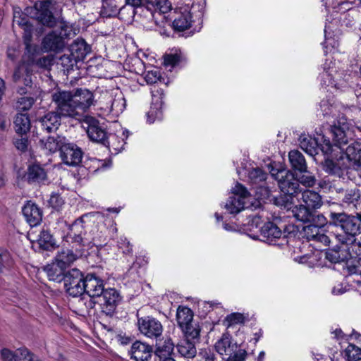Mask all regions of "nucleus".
<instances>
[{
    "label": "nucleus",
    "instance_id": "obj_1",
    "mask_svg": "<svg viewBox=\"0 0 361 361\" xmlns=\"http://www.w3.org/2000/svg\"><path fill=\"white\" fill-rule=\"evenodd\" d=\"M87 214L82 215L69 226L68 237L71 239L73 247L83 250V252L90 255V249L94 246L98 247L103 246L106 238L96 227L91 229L88 228L85 221Z\"/></svg>",
    "mask_w": 361,
    "mask_h": 361
},
{
    "label": "nucleus",
    "instance_id": "obj_2",
    "mask_svg": "<svg viewBox=\"0 0 361 361\" xmlns=\"http://www.w3.org/2000/svg\"><path fill=\"white\" fill-rule=\"evenodd\" d=\"M326 171L333 175L341 177L350 173V170L358 171L361 168V143L353 142L345 149V152L336 161L326 160Z\"/></svg>",
    "mask_w": 361,
    "mask_h": 361
},
{
    "label": "nucleus",
    "instance_id": "obj_3",
    "mask_svg": "<svg viewBox=\"0 0 361 361\" xmlns=\"http://www.w3.org/2000/svg\"><path fill=\"white\" fill-rule=\"evenodd\" d=\"M329 222L343 231L345 235L339 239L343 244L348 243V240L361 234V212L355 215L345 212H331Z\"/></svg>",
    "mask_w": 361,
    "mask_h": 361
},
{
    "label": "nucleus",
    "instance_id": "obj_4",
    "mask_svg": "<svg viewBox=\"0 0 361 361\" xmlns=\"http://www.w3.org/2000/svg\"><path fill=\"white\" fill-rule=\"evenodd\" d=\"M81 121L91 141L101 145H108L111 142L115 145L114 141H116L118 136L114 133H108L97 119L86 116Z\"/></svg>",
    "mask_w": 361,
    "mask_h": 361
},
{
    "label": "nucleus",
    "instance_id": "obj_5",
    "mask_svg": "<svg viewBox=\"0 0 361 361\" xmlns=\"http://www.w3.org/2000/svg\"><path fill=\"white\" fill-rule=\"evenodd\" d=\"M52 101L56 104V111L61 117H71L82 121L73 102V92L57 90L52 94Z\"/></svg>",
    "mask_w": 361,
    "mask_h": 361
},
{
    "label": "nucleus",
    "instance_id": "obj_6",
    "mask_svg": "<svg viewBox=\"0 0 361 361\" xmlns=\"http://www.w3.org/2000/svg\"><path fill=\"white\" fill-rule=\"evenodd\" d=\"M300 147L311 156L319 154L321 152L324 156L331 155L334 145L329 138L324 135L321 137H312L310 135H302L299 138Z\"/></svg>",
    "mask_w": 361,
    "mask_h": 361
},
{
    "label": "nucleus",
    "instance_id": "obj_7",
    "mask_svg": "<svg viewBox=\"0 0 361 361\" xmlns=\"http://www.w3.org/2000/svg\"><path fill=\"white\" fill-rule=\"evenodd\" d=\"M52 5V0L37 1L32 7L26 8L25 12L42 25L53 27L56 25V20L51 10Z\"/></svg>",
    "mask_w": 361,
    "mask_h": 361
},
{
    "label": "nucleus",
    "instance_id": "obj_8",
    "mask_svg": "<svg viewBox=\"0 0 361 361\" xmlns=\"http://www.w3.org/2000/svg\"><path fill=\"white\" fill-rule=\"evenodd\" d=\"M270 173L277 180L278 185L283 193L297 195L301 192L298 181H297L295 174L291 170L272 169Z\"/></svg>",
    "mask_w": 361,
    "mask_h": 361
},
{
    "label": "nucleus",
    "instance_id": "obj_9",
    "mask_svg": "<svg viewBox=\"0 0 361 361\" xmlns=\"http://www.w3.org/2000/svg\"><path fill=\"white\" fill-rule=\"evenodd\" d=\"M233 196L229 197L224 207L229 214H236L245 208V200L250 197V194L247 188L240 183H237L232 188Z\"/></svg>",
    "mask_w": 361,
    "mask_h": 361
},
{
    "label": "nucleus",
    "instance_id": "obj_10",
    "mask_svg": "<svg viewBox=\"0 0 361 361\" xmlns=\"http://www.w3.org/2000/svg\"><path fill=\"white\" fill-rule=\"evenodd\" d=\"M85 276L78 269H72L65 275L64 286L66 293L73 297H78L84 293Z\"/></svg>",
    "mask_w": 361,
    "mask_h": 361
},
{
    "label": "nucleus",
    "instance_id": "obj_11",
    "mask_svg": "<svg viewBox=\"0 0 361 361\" xmlns=\"http://www.w3.org/2000/svg\"><path fill=\"white\" fill-rule=\"evenodd\" d=\"M137 326L145 336L157 340L163 333V326L160 321L152 316L140 317L137 315Z\"/></svg>",
    "mask_w": 361,
    "mask_h": 361
},
{
    "label": "nucleus",
    "instance_id": "obj_12",
    "mask_svg": "<svg viewBox=\"0 0 361 361\" xmlns=\"http://www.w3.org/2000/svg\"><path fill=\"white\" fill-rule=\"evenodd\" d=\"M100 302V309L106 315L111 317L116 307L121 301L119 292L115 288H107L98 298Z\"/></svg>",
    "mask_w": 361,
    "mask_h": 361
},
{
    "label": "nucleus",
    "instance_id": "obj_13",
    "mask_svg": "<svg viewBox=\"0 0 361 361\" xmlns=\"http://www.w3.org/2000/svg\"><path fill=\"white\" fill-rule=\"evenodd\" d=\"M73 102L75 103L76 109L79 112L82 120L87 116L86 113L92 105H94V99L93 93L87 89H77L73 92Z\"/></svg>",
    "mask_w": 361,
    "mask_h": 361
},
{
    "label": "nucleus",
    "instance_id": "obj_14",
    "mask_svg": "<svg viewBox=\"0 0 361 361\" xmlns=\"http://www.w3.org/2000/svg\"><path fill=\"white\" fill-rule=\"evenodd\" d=\"M60 156L65 164L75 166L81 162L83 152L75 144L66 141L61 146Z\"/></svg>",
    "mask_w": 361,
    "mask_h": 361
},
{
    "label": "nucleus",
    "instance_id": "obj_15",
    "mask_svg": "<svg viewBox=\"0 0 361 361\" xmlns=\"http://www.w3.org/2000/svg\"><path fill=\"white\" fill-rule=\"evenodd\" d=\"M172 26L175 31L183 32L190 29L195 23L190 11L187 7L180 8L174 12Z\"/></svg>",
    "mask_w": 361,
    "mask_h": 361
},
{
    "label": "nucleus",
    "instance_id": "obj_16",
    "mask_svg": "<svg viewBox=\"0 0 361 361\" xmlns=\"http://www.w3.org/2000/svg\"><path fill=\"white\" fill-rule=\"evenodd\" d=\"M330 133L333 137L334 145L343 152V145L348 142L349 128L348 123L338 121L331 126Z\"/></svg>",
    "mask_w": 361,
    "mask_h": 361
},
{
    "label": "nucleus",
    "instance_id": "obj_17",
    "mask_svg": "<svg viewBox=\"0 0 361 361\" xmlns=\"http://www.w3.org/2000/svg\"><path fill=\"white\" fill-rule=\"evenodd\" d=\"M84 293L92 298H98L104 293V281L95 274H87L85 276Z\"/></svg>",
    "mask_w": 361,
    "mask_h": 361
},
{
    "label": "nucleus",
    "instance_id": "obj_18",
    "mask_svg": "<svg viewBox=\"0 0 361 361\" xmlns=\"http://www.w3.org/2000/svg\"><path fill=\"white\" fill-rule=\"evenodd\" d=\"M152 104L147 114V121L149 123H154L156 120H161L163 117L162 105L164 93L161 89L152 92Z\"/></svg>",
    "mask_w": 361,
    "mask_h": 361
},
{
    "label": "nucleus",
    "instance_id": "obj_19",
    "mask_svg": "<svg viewBox=\"0 0 361 361\" xmlns=\"http://www.w3.org/2000/svg\"><path fill=\"white\" fill-rule=\"evenodd\" d=\"M61 116L56 111H49L37 119L36 123L44 132H56L61 126Z\"/></svg>",
    "mask_w": 361,
    "mask_h": 361
},
{
    "label": "nucleus",
    "instance_id": "obj_20",
    "mask_svg": "<svg viewBox=\"0 0 361 361\" xmlns=\"http://www.w3.org/2000/svg\"><path fill=\"white\" fill-rule=\"evenodd\" d=\"M88 255L83 252V250L77 247L63 248L58 252L55 260L63 267L67 268L71 263L82 257H87Z\"/></svg>",
    "mask_w": 361,
    "mask_h": 361
},
{
    "label": "nucleus",
    "instance_id": "obj_21",
    "mask_svg": "<svg viewBox=\"0 0 361 361\" xmlns=\"http://www.w3.org/2000/svg\"><path fill=\"white\" fill-rule=\"evenodd\" d=\"M154 352L153 347L140 341H135L130 348V358L135 361H148Z\"/></svg>",
    "mask_w": 361,
    "mask_h": 361
},
{
    "label": "nucleus",
    "instance_id": "obj_22",
    "mask_svg": "<svg viewBox=\"0 0 361 361\" xmlns=\"http://www.w3.org/2000/svg\"><path fill=\"white\" fill-rule=\"evenodd\" d=\"M22 212L26 221L32 227L38 226L42 221V210L37 204L31 201L27 202L23 206Z\"/></svg>",
    "mask_w": 361,
    "mask_h": 361
},
{
    "label": "nucleus",
    "instance_id": "obj_23",
    "mask_svg": "<svg viewBox=\"0 0 361 361\" xmlns=\"http://www.w3.org/2000/svg\"><path fill=\"white\" fill-rule=\"evenodd\" d=\"M66 43L58 35L57 30H53L44 36L42 47L45 51L59 52L65 47Z\"/></svg>",
    "mask_w": 361,
    "mask_h": 361
},
{
    "label": "nucleus",
    "instance_id": "obj_24",
    "mask_svg": "<svg viewBox=\"0 0 361 361\" xmlns=\"http://www.w3.org/2000/svg\"><path fill=\"white\" fill-rule=\"evenodd\" d=\"M18 24L23 29V40L25 45V53L29 55H33L36 51V47L32 44L33 25L25 18H22L18 21Z\"/></svg>",
    "mask_w": 361,
    "mask_h": 361
},
{
    "label": "nucleus",
    "instance_id": "obj_25",
    "mask_svg": "<svg viewBox=\"0 0 361 361\" xmlns=\"http://www.w3.org/2000/svg\"><path fill=\"white\" fill-rule=\"evenodd\" d=\"M237 343L234 342L231 336L228 334H224L221 338L215 343V350L216 352L224 357L231 355L237 348Z\"/></svg>",
    "mask_w": 361,
    "mask_h": 361
},
{
    "label": "nucleus",
    "instance_id": "obj_26",
    "mask_svg": "<svg viewBox=\"0 0 361 361\" xmlns=\"http://www.w3.org/2000/svg\"><path fill=\"white\" fill-rule=\"evenodd\" d=\"M262 240L267 243H272L276 239L281 238V228L271 221L265 223L260 230Z\"/></svg>",
    "mask_w": 361,
    "mask_h": 361
},
{
    "label": "nucleus",
    "instance_id": "obj_27",
    "mask_svg": "<svg viewBox=\"0 0 361 361\" xmlns=\"http://www.w3.org/2000/svg\"><path fill=\"white\" fill-rule=\"evenodd\" d=\"M301 234L302 238H306L307 240L329 242V237L322 233V228L311 224L302 228Z\"/></svg>",
    "mask_w": 361,
    "mask_h": 361
},
{
    "label": "nucleus",
    "instance_id": "obj_28",
    "mask_svg": "<svg viewBox=\"0 0 361 361\" xmlns=\"http://www.w3.org/2000/svg\"><path fill=\"white\" fill-rule=\"evenodd\" d=\"M288 160L294 174L305 172L307 165L304 155L298 150H291L288 153Z\"/></svg>",
    "mask_w": 361,
    "mask_h": 361
},
{
    "label": "nucleus",
    "instance_id": "obj_29",
    "mask_svg": "<svg viewBox=\"0 0 361 361\" xmlns=\"http://www.w3.org/2000/svg\"><path fill=\"white\" fill-rule=\"evenodd\" d=\"M90 48L82 38H77L71 44L70 51L75 61H83Z\"/></svg>",
    "mask_w": 361,
    "mask_h": 361
},
{
    "label": "nucleus",
    "instance_id": "obj_30",
    "mask_svg": "<svg viewBox=\"0 0 361 361\" xmlns=\"http://www.w3.org/2000/svg\"><path fill=\"white\" fill-rule=\"evenodd\" d=\"M66 269V267H63L56 260L44 267V271L47 273L49 279L56 282H61L64 280Z\"/></svg>",
    "mask_w": 361,
    "mask_h": 361
},
{
    "label": "nucleus",
    "instance_id": "obj_31",
    "mask_svg": "<svg viewBox=\"0 0 361 361\" xmlns=\"http://www.w3.org/2000/svg\"><path fill=\"white\" fill-rule=\"evenodd\" d=\"M351 257L349 250L343 247L336 245L334 248L329 249L326 252V258L332 263L344 262Z\"/></svg>",
    "mask_w": 361,
    "mask_h": 361
},
{
    "label": "nucleus",
    "instance_id": "obj_32",
    "mask_svg": "<svg viewBox=\"0 0 361 361\" xmlns=\"http://www.w3.org/2000/svg\"><path fill=\"white\" fill-rule=\"evenodd\" d=\"M13 123L15 131L18 135H26L30 130L31 123L27 114H17Z\"/></svg>",
    "mask_w": 361,
    "mask_h": 361
},
{
    "label": "nucleus",
    "instance_id": "obj_33",
    "mask_svg": "<svg viewBox=\"0 0 361 361\" xmlns=\"http://www.w3.org/2000/svg\"><path fill=\"white\" fill-rule=\"evenodd\" d=\"M156 347L154 353L160 360L171 357V355L174 349V344L171 338H166L163 341H159V342L157 341Z\"/></svg>",
    "mask_w": 361,
    "mask_h": 361
},
{
    "label": "nucleus",
    "instance_id": "obj_34",
    "mask_svg": "<svg viewBox=\"0 0 361 361\" xmlns=\"http://www.w3.org/2000/svg\"><path fill=\"white\" fill-rule=\"evenodd\" d=\"M40 249L50 251L57 247L56 241L47 229H42L37 240Z\"/></svg>",
    "mask_w": 361,
    "mask_h": 361
},
{
    "label": "nucleus",
    "instance_id": "obj_35",
    "mask_svg": "<svg viewBox=\"0 0 361 361\" xmlns=\"http://www.w3.org/2000/svg\"><path fill=\"white\" fill-rule=\"evenodd\" d=\"M302 200L305 205L311 209H316L322 205L320 195L313 190H306L302 192Z\"/></svg>",
    "mask_w": 361,
    "mask_h": 361
},
{
    "label": "nucleus",
    "instance_id": "obj_36",
    "mask_svg": "<svg viewBox=\"0 0 361 361\" xmlns=\"http://www.w3.org/2000/svg\"><path fill=\"white\" fill-rule=\"evenodd\" d=\"M47 179L45 170L39 164H32L28 166L27 180L29 183H41Z\"/></svg>",
    "mask_w": 361,
    "mask_h": 361
},
{
    "label": "nucleus",
    "instance_id": "obj_37",
    "mask_svg": "<svg viewBox=\"0 0 361 361\" xmlns=\"http://www.w3.org/2000/svg\"><path fill=\"white\" fill-rule=\"evenodd\" d=\"M178 354L185 358H192L197 355L195 343L188 339L180 341L176 345Z\"/></svg>",
    "mask_w": 361,
    "mask_h": 361
},
{
    "label": "nucleus",
    "instance_id": "obj_38",
    "mask_svg": "<svg viewBox=\"0 0 361 361\" xmlns=\"http://www.w3.org/2000/svg\"><path fill=\"white\" fill-rule=\"evenodd\" d=\"M65 137L60 136H49L46 140H40L41 146L51 153L56 152L58 149L61 152L62 145L66 142Z\"/></svg>",
    "mask_w": 361,
    "mask_h": 361
},
{
    "label": "nucleus",
    "instance_id": "obj_39",
    "mask_svg": "<svg viewBox=\"0 0 361 361\" xmlns=\"http://www.w3.org/2000/svg\"><path fill=\"white\" fill-rule=\"evenodd\" d=\"M193 312L186 306H179L176 312V320L180 328L185 327L192 322Z\"/></svg>",
    "mask_w": 361,
    "mask_h": 361
},
{
    "label": "nucleus",
    "instance_id": "obj_40",
    "mask_svg": "<svg viewBox=\"0 0 361 361\" xmlns=\"http://www.w3.org/2000/svg\"><path fill=\"white\" fill-rule=\"evenodd\" d=\"M145 7L152 16V10H159L161 13H166L171 9V4L169 0H144Z\"/></svg>",
    "mask_w": 361,
    "mask_h": 361
},
{
    "label": "nucleus",
    "instance_id": "obj_41",
    "mask_svg": "<svg viewBox=\"0 0 361 361\" xmlns=\"http://www.w3.org/2000/svg\"><path fill=\"white\" fill-rule=\"evenodd\" d=\"M293 216L298 221L308 223L312 216V210L304 204L295 205L290 209Z\"/></svg>",
    "mask_w": 361,
    "mask_h": 361
},
{
    "label": "nucleus",
    "instance_id": "obj_42",
    "mask_svg": "<svg viewBox=\"0 0 361 361\" xmlns=\"http://www.w3.org/2000/svg\"><path fill=\"white\" fill-rule=\"evenodd\" d=\"M295 175L299 185L301 184L305 187L311 188L316 184L317 180L315 176L309 171L307 169L305 172H298V173Z\"/></svg>",
    "mask_w": 361,
    "mask_h": 361
},
{
    "label": "nucleus",
    "instance_id": "obj_43",
    "mask_svg": "<svg viewBox=\"0 0 361 361\" xmlns=\"http://www.w3.org/2000/svg\"><path fill=\"white\" fill-rule=\"evenodd\" d=\"M361 197L360 190L357 188L347 190L342 198L343 203L355 205Z\"/></svg>",
    "mask_w": 361,
    "mask_h": 361
},
{
    "label": "nucleus",
    "instance_id": "obj_44",
    "mask_svg": "<svg viewBox=\"0 0 361 361\" xmlns=\"http://www.w3.org/2000/svg\"><path fill=\"white\" fill-rule=\"evenodd\" d=\"M267 173L260 168L252 169L248 172V178L252 184H259L266 180Z\"/></svg>",
    "mask_w": 361,
    "mask_h": 361
},
{
    "label": "nucleus",
    "instance_id": "obj_45",
    "mask_svg": "<svg viewBox=\"0 0 361 361\" xmlns=\"http://www.w3.org/2000/svg\"><path fill=\"white\" fill-rule=\"evenodd\" d=\"M295 195H290L288 194H281L280 195L275 197L274 202L276 205L283 207L287 210H290L293 207V197Z\"/></svg>",
    "mask_w": 361,
    "mask_h": 361
},
{
    "label": "nucleus",
    "instance_id": "obj_46",
    "mask_svg": "<svg viewBox=\"0 0 361 361\" xmlns=\"http://www.w3.org/2000/svg\"><path fill=\"white\" fill-rule=\"evenodd\" d=\"M344 353L348 361H357L361 360V348L354 344L350 343L345 349Z\"/></svg>",
    "mask_w": 361,
    "mask_h": 361
},
{
    "label": "nucleus",
    "instance_id": "obj_47",
    "mask_svg": "<svg viewBox=\"0 0 361 361\" xmlns=\"http://www.w3.org/2000/svg\"><path fill=\"white\" fill-rule=\"evenodd\" d=\"M247 356V353L245 349L241 348L240 345H238L235 350L231 355L224 357V361H245Z\"/></svg>",
    "mask_w": 361,
    "mask_h": 361
},
{
    "label": "nucleus",
    "instance_id": "obj_48",
    "mask_svg": "<svg viewBox=\"0 0 361 361\" xmlns=\"http://www.w3.org/2000/svg\"><path fill=\"white\" fill-rule=\"evenodd\" d=\"M282 233L286 238H302L301 231H300L299 226L293 224L285 226Z\"/></svg>",
    "mask_w": 361,
    "mask_h": 361
},
{
    "label": "nucleus",
    "instance_id": "obj_49",
    "mask_svg": "<svg viewBox=\"0 0 361 361\" xmlns=\"http://www.w3.org/2000/svg\"><path fill=\"white\" fill-rule=\"evenodd\" d=\"M332 8L336 12L345 13L351 10L352 3L347 0H332Z\"/></svg>",
    "mask_w": 361,
    "mask_h": 361
},
{
    "label": "nucleus",
    "instance_id": "obj_50",
    "mask_svg": "<svg viewBox=\"0 0 361 361\" xmlns=\"http://www.w3.org/2000/svg\"><path fill=\"white\" fill-rule=\"evenodd\" d=\"M181 329L184 332L186 339H198L200 336V329L199 326H195L192 322L185 326V327L181 328Z\"/></svg>",
    "mask_w": 361,
    "mask_h": 361
},
{
    "label": "nucleus",
    "instance_id": "obj_51",
    "mask_svg": "<svg viewBox=\"0 0 361 361\" xmlns=\"http://www.w3.org/2000/svg\"><path fill=\"white\" fill-rule=\"evenodd\" d=\"M308 223L322 228L328 223L327 219L322 214H317L315 212H312V216L310 218Z\"/></svg>",
    "mask_w": 361,
    "mask_h": 361
},
{
    "label": "nucleus",
    "instance_id": "obj_52",
    "mask_svg": "<svg viewBox=\"0 0 361 361\" xmlns=\"http://www.w3.org/2000/svg\"><path fill=\"white\" fill-rule=\"evenodd\" d=\"M58 35L61 37V39L65 42L66 39H68L75 36V32L73 30V27L71 25L63 23L61 25L59 29L56 30Z\"/></svg>",
    "mask_w": 361,
    "mask_h": 361
},
{
    "label": "nucleus",
    "instance_id": "obj_53",
    "mask_svg": "<svg viewBox=\"0 0 361 361\" xmlns=\"http://www.w3.org/2000/svg\"><path fill=\"white\" fill-rule=\"evenodd\" d=\"M197 361H216V357L209 348L201 349L197 355Z\"/></svg>",
    "mask_w": 361,
    "mask_h": 361
},
{
    "label": "nucleus",
    "instance_id": "obj_54",
    "mask_svg": "<svg viewBox=\"0 0 361 361\" xmlns=\"http://www.w3.org/2000/svg\"><path fill=\"white\" fill-rule=\"evenodd\" d=\"M35 103V99L31 97H23L18 99L17 109L22 111L29 110Z\"/></svg>",
    "mask_w": 361,
    "mask_h": 361
},
{
    "label": "nucleus",
    "instance_id": "obj_55",
    "mask_svg": "<svg viewBox=\"0 0 361 361\" xmlns=\"http://www.w3.org/2000/svg\"><path fill=\"white\" fill-rule=\"evenodd\" d=\"M33 354L26 348H18L15 351V361H31Z\"/></svg>",
    "mask_w": 361,
    "mask_h": 361
},
{
    "label": "nucleus",
    "instance_id": "obj_56",
    "mask_svg": "<svg viewBox=\"0 0 361 361\" xmlns=\"http://www.w3.org/2000/svg\"><path fill=\"white\" fill-rule=\"evenodd\" d=\"M64 203L63 198L59 193H52L49 200V205L56 210L60 209Z\"/></svg>",
    "mask_w": 361,
    "mask_h": 361
},
{
    "label": "nucleus",
    "instance_id": "obj_57",
    "mask_svg": "<svg viewBox=\"0 0 361 361\" xmlns=\"http://www.w3.org/2000/svg\"><path fill=\"white\" fill-rule=\"evenodd\" d=\"M181 61L180 53L176 52L174 54H166L164 56V64L174 67L180 63Z\"/></svg>",
    "mask_w": 361,
    "mask_h": 361
},
{
    "label": "nucleus",
    "instance_id": "obj_58",
    "mask_svg": "<svg viewBox=\"0 0 361 361\" xmlns=\"http://www.w3.org/2000/svg\"><path fill=\"white\" fill-rule=\"evenodd\" d=\"M118 247L124 255H131L133 253V245L126 238H120L118 240Z\"/></svg>",
    "mask_w": 361,
    "mask_h": 361
},
{
    "label": "nucleus",
    "instance_id": "obj_59",
    "mask_svg": "<svg viewBox=\"0 0 361 361\" xmlns=\"http://www.w3.org/2000/svg\"><path fill=\"white\" fill-rule=\"evenodd\" d=\"M53 60V56L48 55L39 57L38 59H37L35 63L40 68H48L52 66Z\"/></svg>",
    "mask_w": 361,
    "mask_h": 361
},
{
    "label": "nucleus",
    "instance_id": "obj_60",
    "mask_svg": "<svg viewBox=\"0 0 361 361\" xmlns=\"http://www.w3.org/2000/svg\"><path fill=\"white\" fill-rule=\"evenodd\" d=\"M160 78L159 72L157 70L149 71L145 75V80L147 84L156 83Z\"/></svg>",
    "mask_w": 361,
    "mask_h": 361
},
{
    "label": "nucleus",
    "instance_id": "obj_61",
    "mask_svg": "<svg viewBox=\"0 0 361 361\" xmlns=\"http://www.w3.org/2000/svg\"><path fill=\"white\" fill-rule=\"evenodd\" d=\"M15 147L22 152L27 150L30 142L27 137L16 139L13 142Z\"/></svg>",
    "mask_w": 361,
    "mask_h": 361
},
{
    "label": "nucleus",
    "instance_id": "obj_62",
    "mask_svg": "<svg viewBox=\"0 0 361 361\" xmlns=\"http://www.w3.org/2000/svg\"><path fill=\"white\" fill-rule=\"evenodd\" d=\"M226 321L230 325L240 324L244 322V317L240 313H232L226 317Z\"/></svg>",
    "mask_w": 361,
    "mask_h": 361
},
{
    "label": "nucleus",
    "instance_id": "obj_63",
    "mask_svg": "<svg viewBox=\"0 0 361 361\" xmlns=\"http://www.w3.org/2000/svg\"><path fill=\"white\" fill-rule=\"evenodd\" d=\"M59 59L61 65L63 67H66L67 69L73 68L75 63L78 61L74 60V59L71 56V54L70 55L64 54L61 56Z\"/></svg>",
    "mask_w": 361,
    "mask_h": 361
},
{
    "label": "nucleus",
    "instance_id": "obj_64",
    "mask_svg": "<svg viewBox=\"0 0 361 361\" xmlns=\"http://www.w3.org/2000/svg\"><path fill=\"white\" fill-rule=\"evenodd\" d=\"M348 242L351 243L349 250L357 256L361 255V242L356 240L355 238L352 240H348Z\"/></svg>",
    "mask_w": 361,
    "mask_h": 361
}]
</instances>
